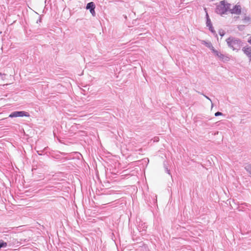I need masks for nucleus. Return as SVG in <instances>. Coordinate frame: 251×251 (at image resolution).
Returning <instances> with one entry per match:
<instances>
[{
  "mask_svg": "<svg viewBox=\"0 0 251 251\" xmlns=\"http://www.w3.org/2000/svg\"><path fill=\"white\" fill-rule=\"evenodd\" d=\"M212 25V23L211 22V20L210 19H208L206 20V26L209 27L210 26Z\"/></svg>",
  "mask_w": 251,
  "mask_h": 251,
  "instance_id": "nucleus-11",
  "label": "nucleus"
},
{
  "mask_svg": "<svg viewBox=\"0 0 251 251\" xmlns=\"http://www.w3.org/2000/svg\"><path fill=\"white\" fill-rule=\"evenodd\" d=\"M201 43L209 49L211 48V47H212V44L210 42H206L204 40H202L201 41Z\"/></svg>",
  "mask_w": 251,
  "mask_h": 251,
  "instance_id": "nucleus-7",
  "label": "nucleus"
},
{
  "mask_svg": "<svg viewBox=\"0 0 251 251\" xmlns=\"http://www.w3.org/2000/svg\"><path fill=\"white\" fill-rule=\"evenodd\" d=\"M209 30L215 36V37H216L217 38H218V36H217V34H216V31L215 30H214L213 27L212 25L211 26H210L209 27H208ZM217 39H218V38H217Z\"/></svg>",
  "mask_w": 251,
  "mask_h": 251,
  "instance_id": "nucleus-8",
  "label": "nucleus"
},
{
  "mask_svg": "<svg viewBox=\"0 0 251 251\" xmlns=\"http://www.w3.org/2000/svg\"><path fill=\"white\" fill-rule=\"evenodd\" d=\"M165 172H166L167 174H168L169 175H171V173H170V170L168 169V168H166Z\"/></svg>",
  "mask_w": 251,
  "mask_h": 251,
  "instance_id": "nucleus-12",
  "label": "nucleus"
},
{
  "mask_svg": "<svg viewBox=\"0 0 251 251\" xmlns=\"http://www.w3.org/2000/svg\"><path fill=\"white\" fill-rule=\"evenodd\" d=\"M7 244L6 242H4L3 240H0V249L1 248H5L6 247Z\"/></svg>",
  "mask_w": 251,
  "mask_h": 251,
  "instance_id": "nucleus-9",
  "label": "nucleus"
},
{
  "mask_svg": "<svg viewBox=\"0 0 251 251\" xmlns=\"http://www.w3.org/2000/svg\"><path fill=\"white\" fill-rule=\"evenodd\" d=\"M29 114L28 112L24 111H16L12 112L9 116L10 118L29 117Z\"/></svg>",
  "mask_w": 251,
  "mask_h": 251,
  "instance_id": "nucleus-1",
  "label": "nucleus"
},
{
  "mask_svg": "<svg viewBox=\"0 0 251 251\" xmlns=\"http://www.w3.org/2000/svg\"><path fill=\"white\" fill-rule=\"evenodd\" d=\"M210 50L217 56H219V53L218 51L216 50L212 46V47L210 48Z\"/></svg>",
  "mask_w": 251,
  "mask_h": 251,
  "instance_id": "nucleus-10",
  "label": "nucleus"
},
{
  "mask_svg": "<svg viewBox=\"0 0 251 251\" xmlns=\"http://www.w3.org/2000/svg\"><path fill=\"white\" fill-rule=\"evenodd\" d=\"M5 75L4 74H1L0 73V78H1V79H4L5 78Z\"/></svg>",
  "mask_w": 251,
  "mask_h": 251,
  "instance_id": "nucleus-13",
  "label": "nucleus"
},
{
  "mask_svg": "<svg viewBox=\"0 0 251 251\" xmlns=\"http://www.w3.org/2000/svg\"><path fill=\"white\" fill-rule=\"evenodd\" d=\"M164 167L165 170H166V168H168V166H167V165L165 163H164Z\"/></svg>",
  "mask_w": 251,
  "mask_h": 251,
  "instance_id": "nucleus-19",
  "label": "nucleus"
},
{
  "mask_svg": "<svg viewBox=\"0 0 251 251\" xmlns=\"http://www.w3.org/2000/svg\"><path fill=\"white\" fill-rule=\"evenodd\" d=\"M249 42L251 44V37L250 40H249Z\"/></svg>",
  "mask_w": 251,
  "mask_h": 251,
  "instance_id": "nucleus-20",
  "label": "nucleus"
},
{
  "mask_svg": "<svg viewBox=\"0 0 251 251\" xmlns=\"http://www.w3.org/2000/svg\"><path fill=\"white\" fill-rule=\"evenodd\" d=\"M41 22V18H39L36 22L37 23H40Z\"/></svg>",
  "mask_w": 251,
  "mask_h": 251,
  "instance_id": "nucleus-18",
  "label": "nucleus"
},
{
  "mask_svg": "<svg viewBox=\"0 0 251 251\" xmlns=\"http://www.w3.org/2000/svg\"><path fill=\"white\" fill-rule=\"evenodd\" d=\"M231 5L225 1H221V14H227L229 13V10Z\"/></svg>",
  "mask_w": 251,
  "mask_h": 251,
  "instance_id": "nucleus-2",
  "label": "nucleus"
},
{
  "mask_svg": "<svg viewBox=\"0 0 251 251\" xmlns=\"http://www.w3.org/2000/svg\"><path fill=\"white\" fill-rule=\"evenodd\" d=\"M206 8H204V10L205 11V12H206V20L208 19H210L209 17V16H208V14L207 12V11H206Z\"/></svg>",
  "mask_w": 251,
  "mask_h": 251,
  "instance_id": "nucleus-15",
  "label": "nucleus"
},
{
  "mask_svg": "<svg viewBox=\"0 0 251 251\" xmlns=\"http://www.w3.org/2000/svg\"><path fill=\"white\" fill-rule=\"evenodd\" d=\"M147 228V226H146L145 223H141L138 226V229L140 232L145 231Z\"/></svg>",
  "mask_w": 251,
  "mask_h": 251,
  "instance_id": "nucleus-6",
  "label": "nucleus"
},
{
  "mask_svg": "<svg viewBox=\"0 0 251 251\" xmlns=\"http://www.w3.org/2000/svg\"><path fill=\"white\" fill-rule=\"evenodd\" d=\"M96 6L93 2H90L87 4L86 8L89 9L91 14L93 16H95L96 13L95 11Z\"/></svg>",
  "mask_w": 251,
  "mask_h": 251,
  "instance_id": "nucleus-4",
  "label": "nucleus"
},
{
  "mask_svg": "<svg viewBox=\"0 0 251 251\" xmlns=\"http://www.w3.org/2000/svg\"><path fill=\"white\" fill-rule=\"evenodd\" d=\"M42 152L43 151H39V150H37V153L39 155H42V153L40 152Z\"/></svg>",
  "mask_w": 251,
  "mask_h": 251,
  "instance_id": "nucleus-16",
  "label": "nucleus"
},
{
  "mask_svg": "<svg viewBox=\"0 0 251 251\" xmlns=\"http://www.w3.org/2000/svg\"><path fill=\"white\" fill-rule=\"evenodd\" d=\"M244 53L249 57L250 60H251V47H245L243 49Z\"/></svg>",
  "mask_w": 251,
  "mask_h": 251,
  "instance_id": "nucleus-5",
  "label": "nucleus"
},
{
  "mask_svg": "<svg viewBox=\"0 0 251 251\" xmlns=\"http://www.w3.org/2000/svg\"><path fill=\"white\" fill-rule=\"evenodd\" d=\"M216 12L218 14L220 13V8H219V6H218V5L217 6V8H216Z\"/></svg>",
  "mask_w": 251,
  "mask_h": 251,
  "instance_id": "nucleus-14",
  "label": "nucleus"
},
{
  "mask_svg": "<svg viewBox=\"0 0 251 251\" xmlns=\"http://www.w3.org/2000/svg\"><path fill=\"white\" fill-rule=\"evenodd\" d=\"M215 116H220V111H218L217 112H216L215 114Z\"/></svg>",
  "mask_w": 251,
  "mask_h": 251,
  "instance_id": "nucleus-17",
  "label": "nucleus"
},
{
  "mask_svg": "<svg viewBox=\"0 0 251 251\" xmlns=\"http://www.w3.org/2000/svg\"><path fill=\"white\" fill-rule=\"evenodd\" d=\"M241 6L239 4H236L234 6H231V7H230L228 13L238 15L241 13Z\"/></svg>",
  "mask_w": 251,
  "mask_h": 251,
  "instance_id": "nucleus-3",
  "label": "nucleus"
},
{
  "mask_svg": "<svg viewBox=\"0 0 251 251\" xmlns=\"http://www.w3.org/2000/svg\"><path fill=\"white\" fill-rule=\"evenodd\" d=\"M205 96V98H206L207 99L210 100V99H209V98H208V97H207V96Z\"/></svg>",
  "mask_w": 251,
  "mask_h": 251,
  "instance_id": "nucleus-21",
  "label": "nucleus"
}]
</instances>
